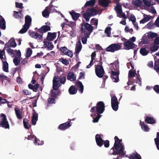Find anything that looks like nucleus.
I'll list each match as a JSON object with an SVG mask.
<instances>
[{
  "label": "nucleus",
  "mask_w": 159,
  "mask_h": 159,
  "mask_svg": "<svg viewBox=\"0 0 159 159\" xmlns=\"http://www.w3.org/2000/svg\"><path fill=\"white\" fill-rule=\"evenodd\" d=\"M100 58V65H95V72L96 75L98 77L102 78L105 72L102 65V62H101L102 58L101 57Z\"/></svg>",
  "instance_id": "obj_1"
},
{
  "label": "nucleus",
  "mask_w": 159,
  "mask_h": 159,
  "mask_svg": "<svg viewBox=\"0 0 159 159\" xmlns=\"http://www.w3.org/2000/svg\"><path fill=\"white\" fill-rule=\"evenodd\" d=\"M125 148L124 146H122L120 148L117 150H114V151H109L108 154L110 155H119V157L122 158L124 157L125 154V152H124Z\"/></svg>",
  "instance_id": "obj_2"
},
{
  "label": "nucleus",
  "mask_w": 159,
  "mask_h": 159,
  "mask_svg": "<svg viewBox=\"0 0 159 159\" xmlns=\"http://www.w3.org/2000/svg\"><path fill=\"white\" fill-rule=\"evenodd\" d=\"M93 27L90 24L86 22L84 20L82 21L81 24V31L82 32H85L88 31V32L91 33L93 30Z\"/></svg>",
  "instance_id": "obj_3"
},
{
  "label": "nucleus",
  "mask_w": 159,
  "mask_h": 159,
  "mask_svg": "<svg viewBox=\"0 0 159 159\" xmlns=\"http://www.w3.org/2000/svg\"><path fill=\"white\" fill-rule=\"evenodd\" d=\"M121 43H114L110 45L106 48V51L107 52H114L116 51L119 50L121 49Z\"/></svg>",
  "instance_id": "obj_4"
},
{
  "label": "nucleus",
  "mask_w": 159,
  "mask_h": 159,
  "mask_svg": "<svg viewBox=\"0 0 159 159\" xmlns=\"http://www.w3.org/2000/svg\"><path fill=\"white\" fill-rule=\"evenodd\" d=\"M114 139L115 141L114 146L111 149L110 151L112 150L114 151V150H117L123 146L122 145L121 143L122 139H120L117 136H115Z\"/></svg>",
  "instance_id": "obj_5"
},
{
  "label": "nucleus",
  "mask_w": 159,
  "mask_h": 159,
  "mask_svg": "<svg viewBox=\"0 0 159 159\" xmlns=\"http://www.w3.org/2000/svg\"><path fill=\"white\" fill-rule=\"evenodd\" d=\"M105 104L102 101H99L96 104V111L97 114H102L105 110Z\"/></svg>",
  "instance_id": "obj_6"
},
{
  "label": "nucleus",
  "mask_w": 159,
  "mask_h": 159,
  "mask_svg": "<svg viewBox=\"0 0 159 159\" xmlns=\"http://www.w3.org/2000/svg\"><path fill=\"white\" fill-rule=\"evenodd\" d=\"M74 120V119H73L72 120ZM71 120L69 119L68 121L60 125L58 127V129L60 130L64 131L69 128L72 125V123L71 122Z\"/></svg>",
  "instance_id": "obj_7"
},
{
  "label": "nucleus",
  "mask_w": 159,
  "mask_h": 159,
  "mask_svg": "<svg viewBox=\"0 0 159 159\" xmlns=\"http://www.w3.org/2000/svg\"><path fill=\"white\" fill-rule=\"evenodd\" d=\"M52 1L49 6L46 7L44 10L42 12V15L44 17H48L49 16V12H51L52 8H54V6L52 4Z\"/></svg>",
  "instance_id": "obj_8"
},
{
  "label": "nucleus",
  "mask_w": 159,
  "mask_h": 159,
  "mask_svg": "<svg viewBox=\"0 0 159 159\" xmlns=\"http://www.w3.org/2000/svg\"><path fill=\"white\" fill-rule=\"evenodd\" d=\"M29 34L30 36L32 38L37 39L38 40H41L42 39V35L39 34L37 32L29 30Z\"/></svg>",
  "instance_id": "obj_9"
},
{
  "label": "nucleus",
  "mask_w": 159,
  "mask_h": 159,
  "mask_svg": "<svg viewBox=\"0 0 159 159\" xmlns=\"http://www.w3.org/2000/svg\"><path fill=\"white\" fill-rule=\"evenodd\" d=\"M124 48L126 50L133 49L135 47V44L130 41H127L124 43Z\"/></svg>",
  "instance_id": "obj_10"
},
{
  "label": "nucleus",
  "mask_w": 159,
  "mask_h": 159,
  "mask_svg": "<svg viewBox=\"0 0 159 159\" xmlns=\"http://www.w3.org/2000/svg\"><path fill=\"white\" fill-rule=\"evenodd\" d=\"M51 30V28L50 26L47 25H44L41 28L38 29V31L41 34V35H43L44 33H46Z\"/></svg>",
  "instance_id": "obj_11"
},
{
  "label": "nucleus",
  "mask_w": 159,
  "mask_h": 159,
  "mask_svg": "<svg viewBox=\"0 0 159 159\" xmlns=\"http://www.w3.org/2000/svg\"><path fill=\"white\" fill-rule=\"evenodd\" d=\"M95 140L97 145L99 147H102L103 144V140L101 137L100 135L97 134L95 136Z\"/></svg>",
  "instance_id": "obj_12"
},
{
  "label": "nucleus",
  "mask_w": 159,
  "mask_h": 159,
  "mask_svg": "<svg viewBox=\"0 0 159 159\" xmlns=\"http://www.w3.org/2000/svg\"><path fill=\"white\" fill-rule=\"evenodd\" d=\"M60 86V83L57 80V76L54 77L53 80V89L54 90H57Z\"/></svg>",
  "instance_id": "obj_13"
},
{
  "label": "nucleus",
  "mask_w": 159,
  "mask_h": 159,
  "mask_svg": "<svg viewBox=\"0 0 159 159\" xmlns=\"http://www.w3.org/2000/svg\"><path fill=\"white\" fill-rule=\"evenodd\" d=\"M57 36V33L48 32L46 38L47 40L49 41H52Z\"/></svg>",
  "instance_id": "obj_14"
},
{
  "label": "nucleus",
  "mask_w": 159,
  "mask_h": 159,
  "mask_svg": "<svg viewBox=\"0 0 159 159\" xmlns=\"http://www.w3.org/2000/svg\"><path fill=\"white\" fill-rule=\"evenodd\" d=\"M87 12L91 16H94L96 15L97 11L96 9L93 8H89L86 10Z\"/></svg>",
  "instance_id": "obj_15"
},
{
  "label": "nucleus",
  "mask_w": 159,
  "mask_h": 159,
  "mask_svg": "<svg viewBox=\"0 0 159 159\" xmlns=\"http://www.w3.org/2000/svg\"><path fill=\"white\" fill-rule=\"evenodd\" d=\"M67 79L71 81H74L76 80V76L74 72H70L68 73Z\"/></svg>",
  "instance_id": "obj_16"
},
{
  "label": "nucleus",
  "mask_w": 159,
  "mask_h": 159,
  "mask_svg": "<svg viewBox=\"0 0 159 159\" xmlns=\"http://www.w3.org/2000/svg\"><path fill=\"white\" fill-rule=\"evenodd\" d=\"M32 18L30 16L27 15L25 17V24L24 25L30 27L31 24Z\"/></svg>",
  "instance_id": "obj_17"
},
{
  "label": "nucleus",
  "mask_w": 159,
  "mask_h": 159,
  "mask_svg": "<svg viewBox=\"0 0 159 159\" xmlns=\"http://www.w3.org/2000/svg\"><path fill=\"white\" fill-rule=\"evenodd\" d=\"M69 13L71 16L72 19L74 21L76 20L80 16V14L75 12L74 10L70 11Z\"/></svg>",
  "instance_id": "obj_18"
},
{
  "label": "nucleus",
  "mask_w": 159,
  "mask_h": 159,
  "mask_svg": "<svg viewBox=\"0 0 159 159\" xmlns=\"http://www.w3.org/2000/svg\"><path fill=\"white\" fill-rule=\"evenodd\" d=\"M3 49H4V50L5 49H6L7 53L9 54H10L12 57H14L15 54L13 52L14 50L11 49L9 45V46L7 44V43L5 44V47Z\"/></svg>",
  "instance_id": "obj_19"
},
{
  "label": "nucleus",
  "mask_w": 159,
  "mask_h": 159,
  "mask_svg": "<svg viewBox=\"0 0 159 159\" xmlns=\"http://www.w3.org/2000/svg\"><path fill=\"white\" fill-rule=\"evenodd\" d=\"M57 80L60 83L64 84L66 81V77L64 74L61 75L60 76H57Z\"/></svg>",
  "instance_id": "obj_20"
},
{
  "label": "nucleus",
  "mask_w": 159,
  "mask_h": 159,
  "mask_svg": "<svg viewBox=\"0 0 159 159\" xmlns=\"http://www.w3.org/2000/svg\"><path fill=\"white\" fill-rule=\"evenodd\" d=\"M110 2L109 0H99V5L104 7L108 6Z\"/></svg>",
  "instance_id": "obj_21"
},
{
  "label": "nucleus",
  "mask_w": 159,
  "mask_h": 159,
  "mask_svg": "<svg viewBox=\"0 0 159 159\" xmlns=\"http://www.w3.org/2000/svg\"><path fill=\"white\" fill-rule=\"evenodd\" d=\"M145 121L146 123L150 124H154L156 122L153 117L148 116L145 118Z\"/></svg>",
  "instance_id": "obj_22"
},
{
  "label": "nucleus",
  "mask_w": 159,
  "mask_h": 159,
  "mask_svg": "<svg viewBox=\"0 0 159 159\" xmlns=\"http://www.w3.org/2000/svg\"><path fill=\"white\" fill-rule=\"evenodd\" d=\"M82 46L80 40L78 41L76 44L75 47V52L76 54H78L81 50Z\"/></svg>",
  "instance_id": "obj_23"
},
{
  "label": "nucleus",
  "mask_w": 159,
  "mask_h": 159,
  "mask_svg": "<svg viewBox=\"0 0 159 159\" xmlns=\"http://www.w3.org/2000/svg\"><path fill=\"white\" fill-rule=\"evenodd\" d=\"M15 114L18 119L21 120L23 118L22 111L18 108L16 107L15 108Z\"/></svg>",
  "instance_id": "obj_24"
},
{
  "label": "nucleus",
  "mask_w": 159,
  "mask_h": 159,
  "mask_svg": "<svg viewBox=\"0 0 159 159\" xmlns=\"http://www.w3.org/2000/svg\"><path fill=\"white\" fill-rule=\"evenodd\" d=\"M0 127L5 129H9V125L7 120L0 121Z\"/></svg>",
  "instance_id": "obj_25"
},
{
  "label": "nucleus",
  "mask_w": 159,
  "mask_h": 159,
  "mask_svg": "<svg viewBox=\"0 0 159 159\" xmlns=\"http://www.w3.org/2000/svg\"><path fill=\"white\" fill-rule=\"evenodd\" d=\"M13 12V16L15 18L17 19H21L23 18V16L22 14L21 11H14Z\"/></svg>",
  "instance_id": "obj_26"
},
{
  "label": "nucleus",
  "mask_w": 159,
  "mask_h": 159,
  "mask_svg": "<svg viewBox=\"0 0 159 159\" xmlns=\"http://www.w3.org/2000/svg\"><path fill=\"white\" fill-rule=\"evenodd\" d=\"M38 120V114L36 112L33 113L32 119V124L33 125H35L36 123V122Z\"/></svg>",
  "instance_id": "obj_27"
},
{
  "label": "nucleus",
  "mask_w": 159,
  "mask_h": 159,
  "mask_svg": "<svg viewBox=\"0 0 159 159\" xmlns=\"http://www.w3.org/2000/svg\"><path fill=\"white\" fill-rule=\"evenodd\" d=\"M77 91V90L75 88L74 85H71L69 88L68 92L70 94L74 95L76 94Z\"/></svg>",
  "instance_id": "obj_28"
},
{
  "label": "nucleus",
  "mask_w": 159,
  "mask_h": 159,
  "mask_svg": "<svg viewBox=\"0 0 159 159\" xmlns=\"http://www.w3.org/2000/svg\"><path fill=\"white\" fill-rule=\"evenodd\" d=\"M115 9L116 11L117 15H120L122 14L123 12L122 11V9L121 5L117 4L116 6L115 7Z\"/></svg>",
  "instance_id": "obj_29"
},
{
  "label": "nucleus",
  "mask_w": 159,
  "mask_h": 159,
  "mask_svg": "<svg viewBox=\"0 0 159 159\" xmlns=\"http://www.w3.org/2000/svg\"><path fill=\"white\" fill-rule=\"evenodd\" d=\"M130 159H141L140 155L137 153H133L129 155Z\"/></svg>",
  "instance_id": "obj_30"
},
{
  "label": "nucleus",
  "mask_w": 159,
  "mask_h": 159,
  "mask_svg": "<svg viewBox=\"0 0 159 159\" xmlns=\"http://www.w3.org/2000/svg\"><path fill=\"white\" fill-rule=\"evenodd\" d=\"M75 84L77 88H79V90L80 92L81 93H82L83 92L84 90V86L81 82L80 81H78L75 82Z\"/></svg>",
  "instance_id": "obj_31"
},
{
  "label": "nucleus",
  "mask_w": 159,
  "mask_h": 159,
  "mask_svg": "<svg viewBox=\"0 0 159 159\" xmlns=\"http://www.w3.org/2000/svg\"><path fill=\"white\" fill-rule=\"evenodd\" d=\"M39 87V84L38 83L34 85H33L31 84H29L28 85L29 88L33 90V91L35 92L37 91Z\"/></svg>",
  "instance_id": "obj_32"
},
{
  "label": "nucleus",
  "mask_w": 159,
  "mask_h": 159,
  "mask_svg": "<svg viewBox=\"0 0 159 159\" xmlns=\"http://www.w3.org/2000/svg\"><path fill=\"white\" fill-rule=\"evenodd\" d=\"M0 16L2 19L0 20V27L2 30H4L6 28V21L4 18L2 16Z\"/></svg>",
  "instance_id": "obj_33"
},
{
  "label": "nucleus",
  "mask_w": 159,
  "mask_h": 159,
  "mask_svg": "<svg viewBox=\"0 0 159 159\" xmlns=\"http://www.w3.org/2000/svg\"><path fill=\"white\" fill-rule=\"evenodd\" d=\"M44 44L48 48V49L51 50L53 48L54 46L52 42H44Z\"/></svg>",
  "instance_id": "obj_34"
},
{
  "label": "nucleus",
  "mask_w": 159,
  "mask_h": 159,
  "mask_svg": "<svg viewBox=\"0 0 159 159\" xmlns=\"http://www.w3.org/2000/svg\"><path fill=\"white\" fill-rule=\"evenodd\" d=\"M28 121V120L27 118H25L23 119V123L24 127L25 129H29L31 125L29 124Z\"/></svg>",
  "instance_id": "obj_35"
},
{
  "label": "nucleus",
  "mask_w": 159,
  "mask_h": 159,
  "mask_svg": "<svg viewBox=\"0 0 159 159\" xmlns=\"http://www.w3.org/2000/svg\"><path fill=\"white\" fill-rule=\"evenodd\" d=\"M60 93V91H58L55 92L53 90H51L50 91V96L52 98L56 99Z\"/></svg>",
  "instance_id": "obj_36"
},
{
  "label": "nucleus",
  "mask_w": 159,
  "mask_h": 159,
  "mask_svg": "<svg viewBox=\"0 0 159 159\" xmlns=\"http://www.w3.org/2000/svg\"><path fill=\"white\" fill-rule=\"evenodd\" d=\"M0 58L3 61H6V57L5 55V52L4 49L2 50H0Z\"/></svg>",
  "instance_id": "obj_37"
},
{
  "label": "nucleus",
  "mask_w": 159,
  "mask_h": 159,
  "mask_svg": "<svg viewBox=\"0 0 159 159\" xmlns=\"http://www.w3.org/2000/svg\"><path fill=\"white\" fill-rule=\"evenodd\" d=\"M149 52V51L147 50L146 48H141L140 50V53L143 56H145L147 55Z\"/></svg>",
  "instance_id": "obj_38"
},
{
  "label": "nucleus",
  "mask_w": 159,
  "mask_h": 159,
  "mask_svg": "<svg viewBox=\"0 0 159 159\" xmlns=\"http://www.w3.org/2000/svg\"><path fill=\"white\" fill-rule=\"evenodd\" d=\"M3 70L5 72H8V64L5 61H3Z\"/></svg>",
  "instance_id": "obj_39"
},
{
  "label": "nucleus",
  "mask_w": 159,
  "mask_h": 159,
  "mask_svg": "<svg viewBox=\"0 0 159 159\" xmlns=\"http://www.w3.org/2000/svg\"><path fill=\"white\" fill-rule=\"evenodd\" d=\"M95 3V0H90L86 2L84 5V7L88 6H93Z\"/></svg>",
  "instance_id": "obj_40"
},
{
  "label": "nucleus",
  "mask_w": 159,
  "mask_h": 159,
  "mask_svg": "<svg viewBox=\"0 0 159 159\" xmlns=\"http://www.w3.org/2000/svg\"><path fill=\"white\" fill-rule=\"evenodd\" d=\"M132 3L137 7H139L141 6L142 2L141 0H133Z\"/></svg>",
  "instance_id": "obj_41"
},
{
  "label": "nucleus",
  "mask_w": 159,
  "mask_h": 159,
  "mask_svg": "<svg viewBox=\"0 0 159 159\" xmlns=\"http://www.w3.org/2000/svg\"><path fill=\"white\" fill-rule=\"evenodd\" d=\"M8 43H9V46L10 47L15 48L17 46V44L15 41L14 39H13V40H9Z\"/></svg>",
  "instance_id": "obj_42"
},
{
  "label": "nucleus",
  "mask_w": 159,
  "mask_h": 159,
  "mask_svg": "<svg viewBox=\"0 0 159 159\" xmlns=\"http://www.w3.org/2000/svg\"><path fill=\"white\" fill-rule=\"evenodd\" d=\"M30 27L24 25L23 26L22 29L19 31V33L21 34H23L26 32L29 28Z\"/></svg>",
  "instance_id": "obj_43"
},
{
  "label": "nucleus",
  "mask_w": 159,
  "mask_h": 159,
  "mask_svg": "<svg viewBox=\"0 0 159 159\" xmlns=\"http://www.w3.org/2000/svg\"><path fill=\"white\" fill-rule=\"evenodd\" d=\"M135 74H136V71L135 70H131L129 72L128 77L131 78L132 77H134Z\"/></svg>",
  "instance_id": "obj_44"
},
{
  "label": "nucleus",
  "mask_w": 159,
  "mask_h": 159,
  "mask_svg": "<svg viewBox=\"0 0 159 159\" xmlns=\"http://www.w3.org/2000/svg\"><path fill=\"white\" fill-rule=\"evenodd\" d=\"M98 19L93 18L91 20L90 22L92 25H95L96 26V28H97L98 25Z\"/></svg>",
  "instance_id": "obj_45"
},
{
  "label": "nucleus",
  "mask_w": 159,
  "mask_h": 159,
  "mask_svg": "<svg viewBox=\"0 0 159 159\" xmlns=\"http://www.w3.org/2000/svg\"><path fill=\"white\" fill-rule=\"evenodd\" d=\"M154 69L157 73L159 72V61H155Z\"/></svg>",
  "instance_id": "obj_46"
},
{
  "label": "nucleus",
  "mask_w": 159,
  "mask_h": 159,
  "mask_svg": "<svg viewBox=\"0 0 159 159\" xmlns=\"http://www.w3.org/2000/svg\"><path fill=\"white\" fill-rule=\"evenodd\" d=\"M83 17L85 19L87 22L89 21L91 16L89 15L86 12L83 14Z\"/></svg>",
  "instance_id": "obj_47"
},
{
  "label": "nucleus",
  "mask_w": 159,
  "mask_h": 159,
  "mask_svg": "<svg viewBox=\"0 0 159 159\" xmlns=\"http://www.w3.org/2000/svg\"><path fill=\"white\" fill-rule=\"evenodd\" d=\"M141 125V127L142 129L144 131H148L149 128L148 126L145 124L144 122H142L141 124L140 123Z\"/></svg>",
  "instance_id": "obj_48"
},
{
  "label": "nucleus",
  "mask_w": 159,
  "mask_h": 159,
  "mask_svg": "<svg viewBox=\"0 0 159 159\" xmlns=\"http://www.w3.org/2000/svg\"><path fill=\"white\" fill-rule=\"evenodd\" d=\"M157 45V44H154L152 46H151L150 47V50L153 52L157 50L159 48V46Z\"/></svg>",
  "instance_id": "obj_49"
},
{
  "label": "nucleus",
  "mask_w": 159,
  "mask_h": 159,
  "mask_svg": "<svg viewBox=\"0 0 159 159\" xmlns=\"http://www.w3.org/2000/svg\"><path fill=\"white\" fill-rule=\"evenodd\" d=\"M111 28L110 27H107L105 30V33L107 34V36L108 37H110L111 35Z\"/></svg>",
  "instance_id": "obj_50"
},
{
  "label": "nucleus",
  "mask_w": 159,
  "mask_h": 159,
  "mask_svg": "<svg viewBox=\"0 0 159 159\" xmlns=\"http://www.w3.org/2000/svg\"><path fill=\"white\" fill-rule=\"evenodd\" d=\"M119 103L117 102L111 104V107L112 109L115 111H117L118 108V105Z\"/></svg>",
  "instance_id": "obj_51"
},
{
  "label": "nucleus",
  "mask_w": 159,
  "mask_h": 159,
  "mask_svg": "<svg viewBox=\"0 0 159 159\" xmlns=\"http://www.w3.org/2000/svg\"><path fill=\"white\" fill-rule=\"evenodd\" d=\"M32 52V49L30 48H28L27 49V51L26 52V58H29L30 57Z\"/></svg>",
  "instance_id": "obj_52"
},
{
  "label": "nucleus",
  "mask_w": 159,
  "mask_h": 159,
  "mask_svg": "<svg viewBox=\"0 0 159 159\" xmlns=\"http://www.w3.org/2000/svg\"><path fill=\"white\" fill-rule=\"evenodd\" d=\"M101 114H97V116L95 118H93V123H97L98 122L99 119L100 118L102 115H100Z\"/></svg>",
  "instance_id": "obj_53"
},
{
  "label": "nucleus",
  "mask_w": 159,
  "mask_h": 159,
  "mask_svg": "<svg viewBox=\"0 0 159 159\" xmlns=\"http://www.w3.org/2000/svg\"><path fill=\"white\" fill-rule=\"evenodd\" d=\"M13 61L15 65L17 66L20 62V59L19 58L16 57L15 58H14Z\"/></svg>",
  "instance_id": "obj_54"
},
{
  "label": "nucleus",
  "mask_w": 159,
  "mask_h": 159,
  "mask_svg": "<svg viewBox=\"0 0 159 159\" xmlns=\"http://www.w3.org/2000/svg\"><path fill=\"white\" fill-rule=\"evenodd\" d=\"M0 121H6L7 120L6 116L3 113H1L0 115Z\"/></svg>",
  "instance_id": "obj_55"
},
{
  "label": "nucleus",
  "mask_w": 159,
  "mask_h": 159,
  "mask_svg": "<svg viewBox=\"0 0 159 159\" xmlns=\"http://www.w3.org/2000/svg\"><path fill=\"white\" fill-rule=\"evenodd\" d=\"M118 102V99L116 97L113 96L111 98V104Z\"/></svg>",
  "instance_id": "obj_56"
},
{
  "label": "nucleus",
  "mask_w": 159,
  "mask_h": 159,
  "mask_svg": "<svg viewBox=\"0 0 159 159\" xmlns=\"http://www.w3.org/2000/svg\"><path fill=\"white\" fill-rule=\"evenodd\" d=\"M111 75L110 76L111 78H114L113 77L119 76L118 75H119V73L117 72L114 71L112 70H111Z\"/></svg>",
  "instance_id": "obj_57"
},
{
  "label": "nucleus",
  "mask_w": 159,
  "mask_h": 159,
  "mask_svg": "<svg viewBox=\"0 0 159 159\" xmlns=\"http://www.w3.org/2000/svg\"><path fill=\"white\" fill-rule=\"evenodd\" d=\"M59 61L65 65H67L69 64L68 61L66 59H64L61 58L59 59Z\"/></svg>",
  "instance_id": "obj_58"
},
{
  "label": "nucleus",
  "mask_w": 159,
  "mask_h": 159,
  "mask_svg": "<svg viewBox=\"0 0 159 159\" xmlns=\"http://www.w3.org/2000/svg\"><path fill=\"white\" fill-rule=\"evenodd\" d=\"M55 99L52 98H50L48 99V102L49 104L55 103Z\"/></svg>",
  "instance_id": "obj_59"
},
{
  "label": "nucleus",
  "mask_w": 159,
  "mask_h": 159,
  "mask_svg": "<svg viewBox=\"0 0 159 159\" xmlns=\"http://www.w3.org/2000/svg\"><path fill=\"white\" fill-rule=\"evenodd\" d=\"M136 78V80L135 82V83H138L139 85H141V81L140 75H137Z\"/></svg>",
  "instance_id": "obj_60"
},
{
  "label": "nucleus",
  "mask_w": 159,
  "mask_h": 159,
  "mask_svg": "<svg viewBox=\"0 0 159 159\" xmlns=\"http://www.w3.org/2000/svg\"><path fill=\"white\" fill-rule=\"evenodd\" d=\"M60 51L65 54L66 53L67 51H68V49L65 47H61L60 48Z\"/></svg>",
  "instance_id": "obj_61"
},
{
  "label": "nucleus",
  "mask_w": 159,
  "mask_h": 159,
  "mask_svg": "<svg viewBox=\"0 0 159 159\" xmlns=\"http://www.w3.org/2000/svg\"><path fill=\"white\" fill-rule=\"evenodd\" d=\"M148 35L149 38L153 39L157 36V34L154 33L150 32L148 34Z\"/></svg>",
  "instance_id": "obj_62"
},
{
  "label": "nucleus",
  "mask_w": 159,
  "mask_h": 159,
  "mask_svg": "<svg viewBox=\"0 0 159 159\" xmlns=\"http://www.w3.org/2000/svg\"><path fill=\"white\" fill-rule=\"evenodd\" d=\"M103 144L105 148H108L110 145L109 141L108 140H104Z\"/></svg>",
  "instance_id": "obj_63"
},
{
  "label": "nucleus",
  "mask_w": 159,
  "mask_h": 159,
  "mask_svg": "<svg viewBox=\"0 0 159 159\" xmlns=\"http://www.w3.org/2000/svg\"><path fill=\"white\" fill-rule=\"evenodd\" d=\"M153 89L157 93H159V85H155L153 87Z\"/></svg>",
  "instance_id": "obj_64"
}]
</instances>
